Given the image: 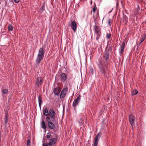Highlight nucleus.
<instances>
[{
  "label": "nucleus",
  "instance_id": "nucleus-1",
  "mask_svg": "<svg viewBox=\"0 0 146 146\" xmlns=\"http://www.w3.org/2000/svg\"><path fill=\"white\" fill-rule=\"evenodd\" d=\"M110 52L108 50L105 52L104 58V62H102L101 60H99V64H98V67L102 75L104 76H106L109 73L107 65L109 60Z\"/></svg>",
  "mask_w": 146,
  "mask_h": 146
},
{
  "label": "nucleus",
  "instance_id": "nucleus-2",
  "mask_svg": "<svg viewBox=\"0 0 146 146\" xmlns=\"http://www.w3.org/2000/svg\"><path fill=\"white\" fill-rule=\"evenodd\" d=\"M45 53L44 49L40 48L38 50V53L36 59V63L37 64L40 63L41 61L43 59Z\"/></svg>",
  "mask_w": 146,
  "mask_h": 146
},
{
  "label": "nucleus",
  "instance_id": "nucleus-3",
  "mask_svg": "<svg viewBox=\"0 0 146 146\" xmlns=\"http://www.w3.org/2000/svg\"><path fill=\"white\" fill-rule=\"evenodd\" d=\"M129 121L132 127L133 128L135 123V117L133 115H129Z\"/></svg>",
  "mask_w": 146,
  "mask_h": 146
},
{
  "label": "nucleus",
  "instance_id": "nucleus-4",
  "mask_svg": "<svg viewBox=\"0 0 146 146\" xmlns=\"http://www.w3.org/2000/svg\"><path fill=\"white\" fill-rule=\"evenodd\" d=\"M81 96L79 95L77 98L73 102V106L75 109L76 106L78 105L81 99Z\"/></svg>",
  "mask_w": 146,
  "mask_h": 146
},
{
  "label": "nucleus",
  "instance_id": "nucleus-5",
  "mask_svg": "<svg viewBox=\"0 0 146 146\" xmlns=\"http://www.w3.org/2000/svg\"><path fill=\"white\" fill-rule=\"evenodd\" d=\"M36 82L37 86L39 87L41 86L43 83L42 78L40 77H38L36 80Z\"/></svg>",
  "mask_w": 146,
  "mask_h": 146
},
{
  "label": "nucleus",
  "instance_id": "nucleus-6",
  "mask_svg": "<svg viewBox=\"0 0 146 146\" xmlns=\"http://www.w3.org/2000/svg\"><path fill=\"white\" fill-rule=\"evenodd\" d=\"M68 91V88L66 87L63 89L60 93V98L61 99L63 98L65 96L66 92Z\"/></svg>",
  "mask_w": 146,
  "mask_h": 146
},
{
  "label": "nucleus",
  "instance_id": "nucleus-7",
  "mask_svg": "<svg viewBox=\"0 0 146 146\" xmlns=\"http://www.w3.org/2000/svg\"><path fill=\"white\" fill-rule=\"evenodd\" d=\"M48 115L51 118L55 119V113L53 108L49 110Z\"/></svg>",
  "mask_w": 146,
  "mask_h": 146
},
{
  "label": "nucleus",
  "instance_id": "nucleus-8",
  "mask_svg": "<svg viewBox=\"0 0 146 146\" xmlns=\"http://www.w3.org/2000/svg\"><path fill=\"white\" fill-rule=\"evenodd\" d=\"M71 28L75 32L77 28V25L76 23L74 21H73L71 23Z\"/></svg>",
  "mask_w": 146,
  "mask_h": 146
},
{
  "label": "nucleus",
  "instance_id": "nucleus-9",
  "mask_svg": "<svg viewBox=\"0 0 146 146\" xmlns=\"http://www.w3.org/2000/svg\"><path fill=\"white\" fill-rule=\"evenodd\" d=\"M125 46V43H123L120 46V48L119 49V54L121 55V53L123 51L124 49V47Z\"/></svg>",
  "mask_w": 146,
  "mask_h": 146
},
{
  "label": "nucleus",
  "instance_id": "nucleus-10",
  "mask_svg": "<svg viewBox=\"0 0 146 146\" xmlns=\"http://www.w3.org/2000/svg\"><path fill=\"white\" fill-rule=\"evenodd\" d=\"M93 29L95 31V34L101 33L100 29L97 26L95 25L94 26Z\"/></svg>",
  "mask_w": 146,
  "mask_h": 146
},
{
  "label": "nucleus",
  "instance_id": "nucleus-11",
  "mask_svg": "<svg viewBox=\"0 0 146 146\" xmlns=\"http://www.w3.org/2000/svg\"><path fill=\"white\" fill-rule=\"evenodd\" d=\"M57 141L56 138H52L49 141V143L52 146L55 144Z\"/></svg>",
  "mask_w": 146,
  "mask_h": 146
},
{
  "label": "nucleus",
  "instance_id": "nucleus-12",
  "mask_svg": "<svg viewBox=\"0 0 146 146\" xmlns=\"http://www.w3.org/2000/svg\"><path fill=\"white\" fill-rule=\"evenodd\" d=\"M60 78L62 81H65L66 80L67 76L65 73H62L60 74Z\"/></svg>",
  "mask_w": 146,
  "mask_h": 146
},
{
  "label": "nucleus",
  "instance_id": "nucleus-13",
  "mask_svg": "<svg viewBox=\"0 0 146 146\" xmlns=\"http://www.w3.org/2000/svg\"><path fill=\"white\" fill-rule=\"evenodd\" d=\"M46 123L44 121H42L41 123V128L45 129L46 131Z\"/></svg>",
  "mask_w": 146,
  "mask_h": 146
},
{
  "label": "nucleus",
  "instance_id": "nucleus-14",
  "mask_svg": "<svg viewBox=\"0 0 146 146\" xmlns=\"http://www.w3.org/2000/svg\"><path fill=\"white\" fill-rule=\"evenodd\" d=\"M61 90L58 88H55L53 91V92L55 95L58 96L59 95Z\"/></svg>",
  "mask_w": 146,
  "mask_h": 146
},
{
  "label": "nucleus",
  "instance_id": "nucleus-15",
  "mask_svg": "<svg viewBox=\"0 0 146 146\" xmlns=\"http://www.w3.org/2000/svg\"><path fill=\"white\" fill-rule=\"evenodd\" d=\"M48 125L49 127L51 129H54L55 127L54 125L51 122H48Z\"/></svg>",
  "mask_w": 146,
  "mask_h": 146
},
{
  "label": "nucleus",
  "instance_id": "nucleus-16",
  "mask_svg": "<svg viewBox=\"0 0 146 146\" xmlns=\"http://www.w3.org/2000/svg\"><path fill=\"white\" fill-rule=\"evenodd\" d=\"M5 125H7V123L8 121V119L9 118V114H8V113L6 111L5 112Z\"/></svg>",
  "mask_w": 146,
  "mask_h": 146
},
{
  "label": "nucleus",
  "instance_id": "nucleus-17",
  "mask_svg": "<svg viewBox=\"0 0 146 146\" xmlns=\"http://www.w3.org/2000/svg\"><path fill=\"white\" fill-rule=\"evenodd\" d=\"M43 114L46 116H47L49 114L48 110L47 108H45L43 111Z\"/></svg>",
  "mask_w": 146,
  "mask_h": 146
},
{
  "label": "nucleus",
  "instance_id": "nucleus-18",
  "mask_svg": "<svg viewBox=\"0 0 146 146\" xmlns=\"http://www.w3.org/2000/svg\"><path fill=\"white\" fill-rule=\"evenodd\" d=\"M38 99L39 106L40 108H41V105L42 103V100L41 97L39 96H38Z\"/></svg>",
  "mask_w": 146,
  "mask_h": 146
},
{
  "label": "nucleus",
  "instance_id": "nucleus-19",
  "mask_svg": "<svg viewBox=\"0 0 146 146\" xmlns=\"http://www.w3.org/2000/svg\"><path fill=\"white\" fill-rule=\"evenodd\" d=\"M123 21H124V23L126 24L128 22V19L127 17L125 15H123Z\"/></svg>",
  "mask_w": 146,
  "mask_h": 146
},
{
  "label": "nucleus",
  "instance_id": "nucleus-20",
  "mask_svg": "<svg viewBox=\"0 0 146 146\" xmlns=\"http://www.w3.org/2000/svg\"><path fill=\"white\" fill-rule=\"evenodd\" d=\"M1 92L2 94H7L8 93V89H3L2 90Z\"/></svg>",
  "mask_w": 146,
  "mask_h": 146
},
{
  "label": "nucleus",
  "instance_id": "nucleus-21",
  "mask_svg": "<svg viewBox=\"0 0 146 146\" xmlns=\"http://www.w3.org/2000/svg\"><path fill=\"white\" fill-rule=\"evenodd\" d=\"M146 35L145 34H144L143 36L140 39V44L143 41L146 37Z\"/></svg>",
  "mask_w": 146,
  "mask_h": 146
},
{
  "label": "nucleus",
  "instance_id": "nucleus-22",
  "mask_svg": "<svg viewBox=\"0 0 146 146\" xmlns=\"http://www.w3.org/2000/svg\"><path fill=\"white\" fill-rule=\"evenodd\" d=\"M99 142V140L94 138V146H97Z\"/></svg>",
  "mask_w": 146,
  "mask_h": 146
},
{
  "label": "nucleus",
  "instance_id": "nucleus-23",
  "mask_svg": "<svg viewBox=\"0 0 146 146\" xmlns=\"http://www.w3.org/2000/svg\"><path fill=\"white\" fill-rule=\"evenodd\" d=\"M101 135V133H98L97 135L95 137V138L99 140Z\"/></svg>",
  "mask_w": 146,
  "mask_h": 146
},
{
  "label": "nucleus",
  "instance_id": "nucleus-24",
  "mask_svg": "<svg viewBox=\"0 0 146 146\" xmlns=\"http://www.w3.org/2000/svg\"><path fill=\"white\" fill-rule=\"evenodd\" d=\"M8 29L9 31H11L13 30V27L11 25H9Z\"/></svg>",
  "mask_w": 146,
  "mask_h": 146
},
{
  "label": "nucleus",
  "instance_id": "nucleus-25",
  "mask_svg": "<svg viewBox=\"0 0 146 146\" xmlns=\"http://www.w3.org/2000/svg\"><path fill=\"white\" fill-rule=\"evenodd\" d=\"M45 7L44 5H43L42 7L40 9L39 12L41 13L44 10Z\"/></svg>",
  "mask_w": 146,
  "mask_h": 146
},
{
  "label": "nucleus",
  "instance_id": "nucleus-26",
  "mask_svg": "<svg viewBox=\"0 0 146 146\" xmlns=\"http://www.w3.org/2000/svg\"><path fill=\"white\" fill-rule=\"evenodd\" d=\"M95 34L96 36V39L97 40H98L100 38V35H101V33H97Z\"/></svg>",
  "mask_w": 146,
  "mask_h": 146
},
{
  "label": "nucleus",
  "instance_id": "nucleus-27",
  "mask_svg": "<svg viewBox=\"0 0 146 146\" xmlns=\"http://www.w3.org/2000/svg\"><path fill=\"white\" fill-rule=\"evenodd\" d=\"M138 93V92L136 90H135L131 92V94L132 95H135L137 94Z\"/></svg>",
  "mask_w": 146,
  "mask_h": 146
},
{
  "label": "nucleus",
  "instance_id": "nucleus-28",
  "mask_svg": "<svg viewBox=\"0 0 146 146\" xmlns=\"http://www.w3.org/2000/svg\"><path fill=\"white\" fill-rule=\"evenodd\" d=\"M51 133L49 132V133H47V134L46 135V137L47 139H49L50 138V136H51Z\"/></svg>",
  "mask_w": 146,
  "mask_h": 146
},
{
  "label": "nucleus",
  "instance_id": "nucleus-29",
  "mask_svg": "<svg viewBox=\"0 0 146 146\" xmlns=\"http://www.w3.org/2000/svg\"><path fill=\"white\" fill-rule=\"evenodd\" d=\"M42 146H52L49 143H43L42 144Z\"/></svg>",
  "mask_w": 146,
  "mask_h": 146
},
{
  "label": "nucleus",
  "instance_id": "nucleus-30",
  "mask_svg": "<svg viewBox=\"0 0 146 146\" xmlns=\"http://www.w3.org/2000/svg\"><path fill=\"white\" fill-rule=\"evenodd\" d=\"M111 36V35L110 33H107L106 35V37L108 39L110 38Z\"/></svg>",
  "mask_w": 146,
  "mask_h": 146
},
{
  "label": "nucleus",
  "instance_id": "nucleus-31",
  "mask_svg": "<svg viewBox=\"0 0 146 146\" xmlns=\"http://www.w3.org/2000/svg\"><path fill=\"white\" fill-rule=\"evenodd\" d=\"M30 140H28L27 141V146H30Z\"/></svg>",
  "mask_w": 146,
  "mask_h": 146
},
{
  "label": "nucleus",
  "instance_id": "nucleus-32",
  "mask_svg": "<svg viewBox=\"0 0 146 146\" xmlns=\"http://www.w3.org/2000/svg\"><path fill=\"white\" fill-rule=\"evenodd\" d=\"M79 122L80 123V124H82L83 122V120L82 119H81L80 121H79Z\"/></svg>",
  "mask_w": 146,
  "mask_h": 146
},
{
  "label": "nucleus",
  "instance_id": "nucleus-33",
  "mask_svg": "<svg viewBox=\"0 0 146 146\" xmlns=\"http://www.w3.org/2000/svg\"><path fill=\"white\" fill-rule=\"evenodd\" d=\"M46 120L48 122H50V118L49 117H46Z\"/></svg>",
  "mask_w": 146,
  "mask_h": 146
},
{
  "label": "nucleus",
  "instance_id": "nucleus-34",
  "mask_svg": "<svg viewBox=\"0 0 146 146\" xmlns=\"http://www.w3.org/2000/svg\"><path fill=\"white\" fill-rule=\"evenodd\" d=\"M111 20L110 19H109L108 20V24L110 26L111 25Z\"/></svg>",
  "mask_w": 146,
  "mask_h": 146
},
{
  "label": "nucleus",
  "instance_id": "nucleus-35",
  "mask_svg": "<svg viewBox=\"0 0 146 146\" xmlns=\"http://www.w3.org/2000/svg\"><path fill=\"white\" fill-rule=\"evenodd\" d=\"M90 72L92 73V74H93L94 72V70L92 69V68H90Z\"/></svg>",
  "mask_w": 146,
  "mask_h": 146
},
{
  "label": "nucleus",
  "instance_id": "nucleus-36",
  "mask_svg": "<svg viewBox=\"0 0 146 146\" xmlns=\"http://www.w3.org/2000/svg\"><path fill=\"white\" fill-rule=\"evenodd\" d=\"M92 11L94 13L96 11V8L95 7L93 8Z\"/></svg>",
  "mask_w": 146,
  "mask_h": 146
},
{
  "label": "nucleus",
  "instance_id": "nucleus-37",
  "mask_svg": "<svg viewBox=\"0 0 146 146\" xmlns=\"http://www.w3.org/2000/svg\"><path fill=\"white\" fill-rule=\"evenodd\" d=\"M14 1L15 3H17L20 1V0H14Z\"/></svg>",
  "mask_w": 146,
  "mask_h": 146
},
{
  "label": "nucleus",
  "instance_id": "nucleus-38",
  "mask_svg": "<svg viewBox=\"0 0 146 146\" xmlns=\"http://www.w3.org/2000/svg\"><path fill=\"white\" fill-rule=\"evenodd\" d=\"M137 7H138V8H137V9L138 10H139V9H140L139 6H138Z\"/></svg>",
  "mask_w": 146,
  "mask_h": 146
}]
</instances>
